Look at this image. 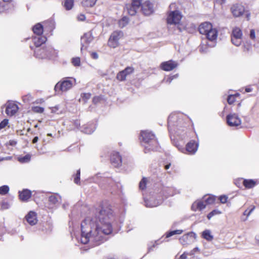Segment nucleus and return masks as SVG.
Wrapping results in <instances>:
<instances>
[{"label": "nucleus", "instance_id": "46", "mask_svg": "<svg viewBox=\"0 0 259 259\" xmlns=\"http://www.w3.org/2000/svg\"><path fill=\"white\" fill-rule=\"evenodd\" d=\"M10 207L9 203L8 202L2 201L1 203L0 209L5 210L8 209Z\"/></svg>", "mask_w": 259, "mask_h": 259}, {"label": "nucleus", "instance_id": "29", "mask_svg": "<svg viewBox=\"0 0 259 259\" xmlns=\"http://www.w3.org/2000/svg\"><path fill=\"white\" fill-rule=\"evenodd\" d=\"M81 40L82 41V46L81 47V51H82L83 49H87V46H86L85 45H88L91 41V39L89 37H88V35L87 34L83 35L81 38Z\"/></svg>", "mask_w": 259, "mask_h": 259}, {"label": "nucleus", "instance_id": "45", "mask_svg": "<svg viewBox=\"0 0 259 259\" xmlns=\"http://www.w3.org/2000/svg\"><path fill=\"white\" fill-rule=\"evenodd\" d=\"M228 197L226 195H221L219 197V200L220 201V203L224 204L226 203L228 201Z\"/></svg>", "mask_w": 259, "mask_h": 259}, {"label": "nucleus", "instance_id": "47", "mask_svg": "<svg viewBox=\"0 0 259 259\" xmlns=\"http://www.w3.org/2000/svg\"><path fill=\"white\" fill-rule=\"evenodd\" d=\"M9 123V120L8 119H4L0 122V130L5 128L8 125Z\"/></svg>", "mask_w": 259, "mask_h": 259}, {"label": "nucleus", "instance_id": "26", "mask_svg": "<svg viewBox=\"0 0 259 259\" xmlns=\"http://www.w3.org/2000/svg\"><path fill=\"white\" fill-rule=\"evenodd\" d=\"M162 194L165 198L173 196L174 194V190L171 187H165L161 191Z\"/></svg>", "mask_w": 259, "mask_h": 259}, {"label": "nucleus", "instance_id": "4", "mask_svg": "<svg viewBox=\"0 0 259 259\" xmlns=\"http://www.w3.org/2000/svg\"><path fill=\"white\" fill-rule=\"evenodd\" d=\"M231 41L236 46L241 45L242 38V32L241 29L238 27H235L232 30L231 33Z\"/></svg>", "mask_w": 259, "mask_h": 259}, {"label": "nucleus", "instance_id": "43", "mask_svg": "<svg viewBox=\"0 0 259 259\" xmlns=\"http://www.w3.org/2000/svg\"><path fill=\"white\" fill-rule=\"evenodd\" d=\"M143 0H132V4L136 7L140 8L141 7Z\"/></svg>", "mask_w": 259, "mask_h": 259}, {"label": "nucleus", "instance_id": "16", "mask_svg": "<svg viewBox=\"0 0 259 259\" xmlns=\"http://www.w3.org/2000/svg\"><path fill=\"white\" fill-rule=\"evenodd\" d=\"M110 161L114 167H118L122 163L121 157L118 152H113L111 154Z\"/></svg>", "mask_w": 259, "mask_h": 259}, {"label": "nucleus", "instance_id": "39", "mask_svg": "<svg viewBox=\"0 0 259 259\" xmlns=\"http://www.w3.org/2000/svg\"><path fill=\"white\" fill-rule=\"evenodd\" d=\"M221 213V211L218 209H214L207 214V218L208 220H210L214 215L220 214Z\"/></svg>", "mask_w": 259, "mask_h": 259}, {"label": "nucleus", "instance_id": "51", "mask_svg": "<svg viewBox=\"0 0 259 259\" xmlns=\"http://www.w3.org/2000/svg\"><path fill=\"white\" fill-rule=\"evenodd\" d=\"M85 16L84 14H80L77 17V20L80 21H83L85 20Z\"/></svg>", "mask_w": 259, "mask_h": 259}, {"label": "nucleus", "instance_id": "56", "mask_svg": "<svg viewBox=\"0 0 259 259\" xmlns=\"http://www.w3.org/2000/svg\"><path fill=\"white\" fill-rule=\"evenodd\" d=\"M187 121L186 123L185 126V127H186V128L189 127L191 125V122L190 120L187 119Z\"/></svg>", "mask_w": 259, "mask_h": 259}, {"label": "nucleus", "instance_id": "22", "mask_svg": "<svg viewBox=\"0 0 259 259\" xmlns=\"http://www.w3.org/2000/svg\"><path fill=\"white\" fill-rule=\"evenodd\" d=\"M45 47L42 48H36L34 50V56L38 59H45Z\"/></svg>", "mask_w": 259, "mask_h": 259}, {"label": "nucleus", "instance_id": "8", "mask_svg": "<svg viewBox=\"0 0 259 259\" xmlns=\"http://www.w3.org/2000/svg\"><path fill=\"white\" fill-rule=\"evenodd\" d=\"M230 10L234 17H239L244 14L245 8L242 4L237 3L231 6Z\"/></svg>", "mask_w": 259, "mask_h": 259}, {"label": "nucleus", "instance_id": "1", "mask_svg": "<svg viewBox=\"0 0 259 259\" xmlns=\"http://www.w3.org/2000/svg\"><path fill=\"white\" fill-rule=\"evenodd\" d=\"M94 209V216L86 218L81 224L80 241L84 244L91 241L95 245H99L104 241L105 236L113 231L111 221L114 212L109 201L100 202Z\"/></svg>", "mask_w": 259, "mask_h": 259}, {"label": "nucleus", "instance_id": "57", "mask_svg": "<svg viewBox=\"0 0 259 259\" xmlns=\"http://www.w3.org/2000/svg\"><path fill=\"white\" fill-rule=\"evenodd\" d=\"M187 257V254L185 252L183 253L182 255H181L180 258V259H186Z\"/></svg>", "mask_w": 259, "mask_h": 259}, {"label": "nucleus", "instance_id": "58", "mask_svg": "<svg viewBox=\"0 0 259 259\" xmlns=\"http://www.w3.org/2000/svg\"><path fill=\"white\" fill-rule=\"evenodd\" d=\"M214 1L217 3H218L220 5H223L226 2V0H214Z\"/></svg>", "mask_w": 259, "mask_h": 259}, {"label": "nucleus", "instance_id": "10", "mask_svg": "<svg viewBox=\"0 0 259 259\" xmlns=\"http://www.w3.org/2000/svg\"><path fill=\"white\" fill-rule=\"evenodd\" d=\"M198 148V144L194 141H191L186 146V148H179L182 152L189 154H194Z\"/></svg>", "mask_w": 259, "mask_h": 259}, {"label": "nucleus", "instance_id": "31", "mask_svg": "<svg viewBox=\"0 0 259 259\" xmlns=\"http://www.w3.org/2000/svg\"><path fill=\"white\" fill-rule=\"evenodd\" d=\"M74 6V0H65L63 6L65 9L68 11L71 10Z\"/></svg>", "mask_w": 259, "mask_h": 259}, {"label": "nucleus", "instance_id": "44", "mask_svg": "<svg viewBox=\"0 0 259 259\" xmlns=\"http://www.w3.org/2000/svg\"><path fill=\"white\" fill-rule=\"evenodd\" d=\"M32 111L35 113H42L44 111V108L40 106H34L32 108Z\"/></svg>", "mask_w": 259, "mask_h": 259}, {"label": "nucleus", "instance_id": "24", "mask_svg": "<svg viewBox=\"0 0 259 259\" xmlns=\"http://www.w3.org/2000/svg\"><path fill=\"white\" fill-rule=\"evenodd\" d=\"M32 31L35 34L40 36L43 33L44 27L41 23H37L32 27Z\"/></svg>", "mask_w": 259, "mask_h": 259}, {"label": "nucleus", "instance_id": "64", "mask_svg": "<svg viewBox=\"0 0 259 259\" xmlns=\"http://www.w3.org/2000/svg\"><path fill=\"white\" fill-rule=\"evenodd\" d=\"M249 17H250V14H248L246 15V17H247L248 20H249Z\"/></svg>", "mask_w": 259, "mask_h": 259}, {"label": "nucleus", "instance_id": "36", "mask_svg": "<svg viewBox=\"0 0 259 259\" xmlns=\"http://www.w3.org/2000/svg\"><path fill=\"white\" fill-rule=\"evenodd\" d=\"M147 179L146 178H143L139 183V188L141 190H145L147 183Z\"/></svg>", "mask_w": 259, "mask_h": 259}, {"label": "nucleus", "instance_id": "62", "mask_svg": "<svg viewBox=\"0 0 259 259\" xmlns=\"http://www.w3.org/2000/svg\"><path fill=\"white\" fill-rule=\"evenodd\" d=\"M170 165H171L170 163H168V164L165 165L164 166V168L165 169H168L169 168V167L170 166Z\"/></svg>", "mask_w": 259, "mask_h": 259}, {"label": "nucleus", "instance_id": "42", "mask_svg": "<svg viewBox=\"0 0 259 259\" xmlns=\"http://www.w3.org/2000/svg\"><path fill=\"white\" fill-rule=\"evenodd\" d=\"M80 170L78 169L74 178V182L76 184H80Z\"/></svg>", "mask_w": 259, "mask_h": 259}, {"label": "nucleus", "instance_id": "52", "mask_svg": "<svg viewBox=\"0 0 259 259\" xmlns=\"http://www.w3.org/2000/svg\"><path fill=\"white\" fill-rule=\"evenodd\" d=\"M250 37L252 39H255V33L254 29H251L250 32Z\"/></svg>", "mask_w": 259, "mask_h": 259}, {"label": "nucleus", "instance_id": "3", "mask_svg": "<svg viewBox=\"0 0 259 259\" xmlns=\"http://www.w3.org/2000/svg\"><path fill=\"white\" fill-rule=\"evenodd\" d=\"M123 36V32L116 30L113 31L110 35L108 41V46L111 48H116L119 45V40Z\"/></svg>", "mask_w": 259, "mask_h": 259}, {"label": "nucleus", "instance_id": "28", "mask_svg": "<svg viewBox=\"0 0 259 259\" xmlns=\"http://www.w3.org/2000/svg\"><path fill=\"white\" fill-rule=\"evenodd\" d=\"M55 54V50L49 47H45V59H51Z\"/></svg>", "mask_w": 259, "mask_h": 259}, {"label": "nucleus", "instance_id": "49", "mask_svg": "<svg viewBox=\"0 0 259 259\" xmlns=\"http://www.w3.org/2000/svg\"><path fill=\"white\" fill-rule=\"evenodd\" d=\"M81 97L84 101H86L89 100L91 97V93H83L81 95Z\"/></svg>", "mask_w": 259, "mask_h": 259}, {"label": "nucleus", "instance_id": "9", "mask_svg": "<svg viewBox=\"0 0 259 259\" xmlns=\"http://www.w3.org/2000/svg\"><path fill=\"white\" fill-rule=\"evenodd\" d=\"M142 140L145 143H150L151 144L156 146L157 141L155 139V136L150 132H142L141 133Z\"/></svg>", "mask_w": 259, "mask_h": 259}, {"label": "nucleus", "instance_id": "63", "mask_svg": "<svg viewBox=\"0 0 259 259\" xmlns=\"http://www.w3.org/2000/svg\"><path fill=\"white\" fill-rule=\"evenodd\" d=\"M3 1L4 2H5V3H11L12 1V0H3Z\"/></svg>", "mask_w": 259, "mask_h": 259}, {"label": "nucleus", "instance_id": "13", "mask_svg": "<svg viewBox=\"0 0 259 259\" xmlns=\"http://www.w3.org/2000/svg\"><path fill=\"white\" fill-rule=\"evenodd\" d=\"M141 11L146 16H149L154 12L153 4L149 1H146L141 6Z\"/></svg>", "mask_w": 259, "mask_h": 259}, {"label": "nucleus", "instance_id": "60", "mask_svg": "<svg viewBox=\"0 0 259 259\" xmlns=\"http://www.w3.org/2000/svg\"><path fill=\"white\" fill-rule=\"evenodd\" d=\"M245 92L249 93L252 91V89L250 88L246 87L245 89Z\"/></svg>", "mask_w": 259, "mask_h": 259}, {"label": "nucleus", "instance_id": "20", "mask_svg": "<svg viewBox=\"0 0 259 259\" xmlns=\"http://www.w3.org/2000/svg\"><path fill=\"white\" fill-rule=\"evenodd\" d=\"M32 40L36 48L40 47L42 44H45L47 40V38L45 36L40 35L32 37Z\"/></svg>", "mask_w": 259, "mask_h": 259}, {"label": "nucleus", "instance_id": "27", "mask_svg": "<svg viewBox=\"0 0 259 259\" xmlns=\"http://www.w3.org/2000/svg\"><path fill=\"white\" fill-rule=\"evenodd\" d=\"M204 199V202L207 204H212L215 202L216 200V196L213 195L208 194L205 195L203 198Z\"/></svg>", "mask_w": 259, "mask_h": 259}, {"label": "nucleus", "instance_id": "50", "mask_svg": "<svg viewBox=\"0 0 259 259\" xmlns=\"http://www.w3.org/2000/svg\"><path fill=\"white\" fill-rule=\"evenodd\" d=\"M102 100V98L100 96H95L93 99V102L94 104H97L100 102Z\"/></svg>", "mask_w": 259, "mask_h": 259}, {"label": "nucleus", "instance_id": "38", "mask_svg": "<svg viewBox=\"0 0 259 259\" xmlns=\"http://www.w3.org/2000/svg\"><path fill=\"white\" fill-rule=\"evenodd\" d=\"M96 2L97 0H85L83 4L85 7H92L95 5Z\"/></svg>", "mask_w": 259, "mask_h": 259}, {"label": "nucleus", "instance_id": "40", "mask_svg": "<svg viewBox=\"0 0 259 259\" xmlns=\"http://www.w3.org/2000/svg\"><path fill=\"white\" fill-rule=\"evenodd\" d=\"M71 63L73 66L78 67L80 65V59L79 57H74L71 60Z\"/></svg>", "mask_w": 259, "mask_h": 259}, {"label": "nucleus", "instance_id": "32", "mask_svg": "<svg viewBox=\"0 0 259 259\" xmlns=\"http://www.w3.org/2000/svg\"><path fill=\"white\" fill-rule=\"evenodd\" d=\"M240 96V94L238 93H236L234 95H230L228 96L227 98V102L229 104H232L234 103L235 102L236 100V98L237 97H239Z\"/></svg>", "mask_w": 259, "mask_h": 259}, {"label": "nucleus", "instance_id": "25", "mask_svg": "<svg viewBox=\"0 0 259 259\" xmlns=\"http://www.w3.org/2000/svg\"><path fill=\"white\" fill-rule=\"evenodd\" d=\"M257 184V181L252 179H244L243 185L246 189H251L255 187Z\"/></svg>", "mask_w": 259, "mask_h": 259}, {"label": "nucleus", "instance_id": "14", "mask_svg": "<svg viewBox=\"0 0 259 259\" xmlns=\"http://www.w3.org/2000/svg\"><path fill=\"white\" fill-rule=\"evenodd\" d=\"M19 109L17 104L13 102H8L6 109V113L8 116H12L15 115Z\"/></svg>", "mask_w": 259, "mask_h": 259}, {"label": "nucleus", "instance_id": "15", "mask_svg": "<svg viewBox=\"0 0 259 259\" xmlns=\"http://www.w3.org/2000/svg\"><path fill=\"white\" fill-rule=\"evenodd\" d=\"M18 193L19 198L22 202H27L32 196V192L27 189L19 191Z\"/></svg>", "mask_w": 259, "mask_h": 259}, {"label": "nucleus", "instance_id": "55", "mask_svg": "<svg viewBox=\"0 0 259 259\" xmlns=\"http://www.w3.org/2000/svg\"><path fill=\"white\" fill-rule=\"evenodd\" d=\"M200 249L197 247H196L193 249V250L191 251L192 253L191 254H193L195 252H199Z\"/></svg>", "mask_w": 259, "mask_h": 259}, {"label": "nucleus", "instance_id": "30", "mask_svg": "<svg viewBox=\"0 0 259 259\" xmlns=\"http://www.w3.org/2000/svg\"><path fill=\"white\" fill-rule=\"evenodd\" d=\"M202 237L208 241H211L213 240V237L211 234L209 230H205L202 233Z\"/></svg>", "mask_w": 259, "mask_h": 259}, {"label": "nucleus", "instance_id": "35", "mask_svg": "<svg viewBox=\"0 0 259 259\" xmlns=\"http://www.w3.org/2000/svg\"><path fill=\"white\" fill-rule=\"evenodd\" d=\"M128 21V18L126 16H124L119 21L118 24L120 27H123L127 24Z\"/></svg>", "mask_w": 259, "mask_h": 259}, {"label": "nucleus", "instance_id": "33", "mask_svg": "<svg viewBox=\"0 0 259 259\" xmlns=\"http://www.w3.org/2000/svg\"><path fill=\"white\" fill-rule=\"evenodd\" d=\"M31 159V155L27 154L24 156H20L18 157V160L21 163H26L29 162Z\"/></svg>", "mask_w": 259, "mask_h": 259}, {"label": "nucleus", "instance_id": "11", "mask_svg": "<svg viewBox=\"0 0 259 259\" xmlns=\"http://www.w3.org/2000/svg\"><path fill=\"white\" fill-rule=\"evenodd\" d=\"M134 71L133 67H126L124 70L119 71L116 75V79L120 81H124L127 75L132 74Z\"/></svg>", "mask_w": 259, "mask_h": 259}, {"label": "nucleus", "instance_id": "12", "mask_svg": "<svg viewBox=\"0 0 259 259\" xmlns=\"http://www.w3.org/2000/svg\"><path fill=\"white\" fill-rule=\"evenodd\" d=\"M227 122L230 126H237L241 124V121L238 116L234 113L227 115Z\"/></svg>", "mask_w": 259, "mask_h": 259}, {"label": "nucleus", "instance_id": "7", "mask_svg": "<svg viewBox=\"0 0 259 259\" xmlns=\"http://www.w3.org/2000/svg\"><path fill=\"white\" fill-rule=\"evenodd\" d=\"M178 63L174 60H169L162 62L160 65V68L163 71H170L176 69L178 66Z\"/></svg>", "mask_w": 259, "mask_h": 259}, {"label": "nucleus", "instance_id": "48", "mask_svg": "<svg viewBox=\"0 0 259 259\" xmlns=\"http://www.w3.org/2000/svg\"><path fill=\"white\" fill-rule=\"evenodd\" d=\"M49 201L52 204H55L58 202V199L55 196L51 195L49 197Z\"/></svg>", "mask_w": 259, "mask_h": 259}, {"label": "nucleus", "instance_id": "37", "mask_svg": "<svg viewBox=\"0 0 259 259\" xmlns=\"http://www.w3.org/2000/svg\"><path fill=\"white\" fill-rule=\"evenodd\" d=\"M10 190L9 187L7 185H3L0 187V195H5L8 193Z\"/></svg>", "mask_w": 259, "mask_h": 259}, {"label": "nucleus", "instance_id": "41", "mask_svg": "<svg viewBox=\"0 0 259 259\" xmlns=\"http://www.w3.org/2000/svg\"><path fill=\"white\" fill-rule=\"evenodd\" d=\"M255 206L254 205H251L249 208L246 209L243 212V214L248 217L250 213L254 210Z\"/></svg>", "mask_w": 259, "mask_h": 259}, {"label": "nucleus", "instance_id": "54", "mask_svg": "<svg viewBox=\"0 0 259 259\" xmlns=\"http://www.w3.org/2000/svg\"><path fill=\"white\" fill-rule=\"evenodd\" d=\"M91 55L93 59H97L98 58V55L96 52H92Z\"/></svg>", "mask_w": 259, "mask_h": 259}, {"label": "nucleus", "instance_id": "19", "mask_svg": "<svg viewBox=\"0 0 259 259\" xmlns=\"http://www.w3.org/2000/svg\"><path fill=\"white\" fill-rule=\"evenodd\" d=\"M25 219L28 223L31 226L35 225L37 222L36 213L33 211L29 212L25 216Z\"/></svg>", "mask_w": 259, "mask_h": 259}, {"label": "nucleus", "instance_id": "59", "mask_svg": "<svg viewBox=\"0 0 259 259\" xmlns=\"http://www.w3.org/2000/svg\"><path fill=\"white\" fill-rule=\"evenodd\" d=\"M38 140V137L37 136H36L33 139V140L32 141V143L35 144L37 142Z\"/></svg>", "mask_w": 259, "mask_h": 259}, {"label": "nucleus", "instance_id": "23", "mask_svg": "<svg viewBox=\"0 0 259 259\" xmlns=\"http://www.w3.org/2000/svg\"><path fill=\"white\" fill-rule=\"evenodd\" d=\"M218 30L213 27L205 35L206 38L211 41L215 40L218 37Z\"/></svg>", "mask_w": 259, "mask_h": 259}, {"label": "nucleus", "instance_id": "2", "mask_svg": "<svg viewBox=\"0 0 259 259\" xmlns=\"http://www.w3.org/2000/svg\"><path fill=\"white\" fill-rule=\"evenodd\" d=\"M74 82L75 79L64 78L55 85L54 90L58 93L66 92L72 87Z\"/></svg>", "mask_w": 259, "mask_h": 259}, {"label": "nucleus", "instance_id": "18", "mask_svg": "<svg viewBox=\"0 0 259 259\" xmlns=\"http://www.w3.org/2000/svg\"><path fill=\"white\" fill-rule=\"evenodd\" d=\"M206 206L204 201L197 200L192 203L191 210L193 211H201L206 207Z\"/></svg>", "mask_w": 259, "mask_h": 259}, {"label": "nucleus", "instance_id": "61", "mask_svg": "<svg viewBox=\"0 0 259 259\" xmlns=\"http://www.w3.org/2000/svg\"><path fill=\"white\" fill-rule=\"evenodd\" d=\"M10 144L11 145H15L16 144V142L14 140L10 141Z\"/></svg>", "mask_w": 259, "mask_h": 259}, {"label": "nucleus", "instance_id": "17", "mask_svg": "<svg viewBox=\"0 0 259 259\" xmlns=\"http://www.w3.org/2000/svg\"><path fill=\"white\" fill-rule=\"evenodd\" d=\"M212 25L208 22L202 23L198 27V31L201 34L206 35L212 27Z\"/></svg>", "mask_w": 259, "mask_h": 259}, {"label": "nucleus", "instance_id": "21", "mask_svg": "<svg viewBox=\"0 0 259 259\" xmlns=\"http://www.w3.org/2000/svg\"><path fill=\"white\" fill-rule=\"evenodd\" d=\"M138 9L139 8L135 7L132 3L126 4L124 8V10L126 11L127 13L131 16L135 15Z\"/></svg>", "mask_w": 259, "mask_h": 259}, {"label": "nucleus", "instance_id": "6", "mask_svg": "<svg viewBox=\"0 0 259 259\" xmlns=\"http://www.w3.org/2000/svg\"><path fill=\"white\" fill-rule=\"evenodd\" d=\"M196 238V234L190 232L182 236L180 238L179 240L183 245H188L194 242Z\"/></svg>", "mask_w": 259, "mask_h": 259}, {"label": "nucleus", "instance_id": "5", "mask_svg": "<svg viewBox=\"0 0 259 259\" xmlns=\"http://www.w3.org/2000/svg\"><path fill=\"white\" fill-rule=\"evenodd\" d=\"M182 18V15L181 13L178 10H175L168 13L166 22L169 24H177L180 23Z\"/></svg>", "mask_w": 259, "mask_h": 259}, {"label": "nucleus", "instance_id": "34", "mask_svg": "<svg viewBox=\"0 0 259 259\" xmlns=\"http://www.w3.org/2000/svg\"><path fill=\"white\" fill-rule=\"evenodd\" d=\"M183 231L182 230H176L174 231H171L168 232H166L165 234L166 238L170 237L175 235H180L183 233Z\"/></svg>", "mask_w": 259, "mask_h": 259}, {"label": "nucleus", "instance_id": "53", "mask_svg": "<svg viewBox=\"0 0 259 259\" xmlns=\"http://www.w3.org/2000/svg\"><path fill=\"white\" fill-rule=\"evenodd\" d=\"M6 10V9L5 5H2V3L0 2V13L5 12Z\"/></svg>", "mask_w": 259, "mask_h": 259}]
</instances>
